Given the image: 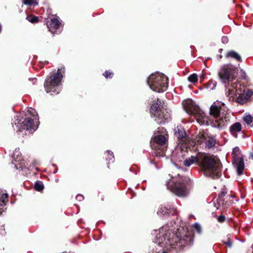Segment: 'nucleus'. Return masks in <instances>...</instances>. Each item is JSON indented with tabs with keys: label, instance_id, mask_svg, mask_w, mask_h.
<instances>
[{
	"label": "nucleus",
	"instance_id": "1",
	"mask_svg": "<svg viewBox=\"0 0 253 253\" xmlns=\"http://www.w3.org/2000/svg\"><path fill=\"white\" fill-rule=\"evenodd\" d=\"M168 225L162 227L154 240V243L167 249L170 248L180 250L186 246H191L193 243V238L191 233L183 227L177 229L175 234Z\"/></svg>",
	"mask_w": 253,
	"mask_h": 253
},
{
	"label": "nucleus",
	"instance_id": "2",
	"mask_svg": "<svg viewBox=\"0 0 253 253\" xmlns=\"http://www.w3.org/2000/svg\"><path fill=\"white\" fill-rule=\"evenodd\" d=\"M194 163H197L201 167L207 176L217 178L221 175V164L219 159L214 156L207 154L199 156H191L184 161V165L186 167H189Z\"/></svg>",
	"mask_w": 253,
	"mask_h": 253
},
{
	"label": "nucleus",
	"instance_id": "3",
	"mask_svg": "<svg viewBox=\"0 0 253 253\" xmlns=\"http://www.w3.org/2000/svg\"><path fill=\"white\" fill-rule=\"evenodd\" d=\"M65 68H58L56 72H52L45 81L44 86L47 93L58 94L61 90L60 85Z\"/></svg>",
	"mask_w": 253,
	"mask_h": 253
},
{
	"label": "nucleus",
	"instance_id": "4",
	"mask_svg": "<svg viewBox=\"0 0 253 253\" xmlns=\"http://www.w3.org/2000/svg\"><path fill=\"white\" fill-rule=\"evenodd\" d=\"M167 188L179 197H185L188 193L189 180L186 177H173L166 183Z\"/></svg>",
	"mask_w": 253,
	"mask_h": 253
},
{
	"label": "nucleus",
	"instance_id": "5",
	"mask_svg": "<svg viewBox=\"0 0 253 253\" xmlns=\"http://www.w3.org/2000/svg\"><path fill=\"white\" fill-rule=\"evenodd\" d=\"M150 88L157 92H163L168 87V78L164 74L159 72L152 74L147 79Z\"/></svg>",
	"mask_w": 253,
	"mask_h": 253
},
{
	"label": "nucleus",
	"instance_id": "6",
	"mask_svg": "<svg viewBox=\"0 0 253 253\" xmlns=\"http://www.w3.org/2000/svg\"><path fill=\"white\" fill-rule=\"evenodd\" d=\"M194 116L197 122L200 125H211V127L219 130H221L226 126V122L228 120V117H226L225 120L218 121L217 120L211 119L210 117L207 116L201 109L196 112Z\"/></svg>",
	"mask_w": 253,
	"mask_h": 253
},
{
	"label": "nucleus",
	"instance_id": "7",
	"mask_svg": "<svg viewBox=\"0 0 253 253\" xmlns=\"http://www.w3.org/2000/svg\"><path fill=\"white\" fill-rule=\"evenodd\" d=\"M150 112L151 117L155 118L158 124L165 123L170 118L169 111L163 107L162 103L159 100L151 106Z\"/></svg>",
	"mask_w": 253,
	"mask_h": 253
},
{
	"label": "nucleus",
	"instance_id": "8",
	"mask_svg": "<svg viewBox=\"0 0 253 253\" xmlns=\"http://www.w3.org/2000/svg\"><path fill=\"white\" fill-rule=\"evenodd\" d=\"M237 73V68L230 64L222 66L218 72V76L220 81L224 84L235 80Z\"/></svg>",
	"mask_w": 253,
	"mask_h": 253
},
{
	"label": "nucleus",
	"instance_id": "9",
	"mask_svg": "<svg viewBox=\"0 0 253 253\" xmlns=\"http://www.w3.org/2000/svg\"><path fill=\"white\" fill-rule=\"evenodd\" d=\"M154 141L158 146L155 147L154 153L157 157H164L166 150V138L163 135H158L155 136Z\"/></svg>",
	"mask_w": 253,
	"mask_h": 253
},
{
	"label": "nucleus",
	"instance_id": "10",
	"mask_svg": "<svg viewBox=\"0 0 253 253\" xmlns=\"http://www.w3.org/2000/svg\"><path fill=\"white\" fill-rule=\"evenodd\" d=\"M221 109V107L219 103H214L212 105H211L209 113L210 115V118H211V119L217 120L218 121L221 120H225V118L228 117V120L226 122L227 126L228 123L230 122V116L229 114H226L225 115L222 114V116L218 118L220 115Z\"/></svg>",
	"mask_w": 253,
	"mask_h": 253
},
{
	"label": "nucleus",
	"instance_id": "11",
	"mask_svg": "<svg viewBox=\"0 0 253 253\" xmlns=\"http://www.w3.org/2000/svg\"><path fill=\"white\" fill-rule=\"evenodd\" d=\"M196 141L198 143L205 141L206 147L208 149L213 147L216 143V140L214 137L209 136L208 137H206L204 134H199L196 138Z\"/></svg>",
	"mask_w": 253,
	"mask_h": 253
},
{
	"label": "nucleus",
	"instance_id": "12",
	"mask_svg": "<svg viewBox=\"0 0 253 253\" xmlns=\"http://www.w3.org/2000/svg\"><path fill=\"white\" fill-rule=\"evenodd\" d=\"M182 105L187 113L194 115L200 108L191 99L183 101Z\"/></svg>",
	"mask_w": 253,
	"mask_h": 253
},
{
	"label": "nucleus",
	"instance_id": "13",
	"mask_svg": "<svg viewBox=\"0 0 253 253\" xmlns=\"http://www.w3.org/2000/svg\"><path fill=\"white\" fill-rule=\"evenodd\" d=\"M232 164L236 168L238 175H241L244 169V162L243 157L232 159Z\"/></svg>",
	"mask_w": 253,
	"mask_h": 253
},
{
	"label": "nucleus",
	"instance_id": "14",
	"mask_svg": "<svg viewBox=\"0 0 253 253\" xmlns=\"http://www.w3.org/2000/svg\"><path fill=\"white\" fill-rule=\"evenodd\" d=\"M253 92L252 90H244L243 92L240 94L237 98V101L241 104H244L252 95Z\"/></svg>",
	"mask_w": 253,
	"mask_h": 253
},
{
	"label": "nucleus",
	"instance_id": "15",
	"mask_svg": "<svg viewBox=\"0 0 253 253\" xmlns=\"http://www.w3.org/2000/svg\"><path fill=\"white\" fill-rule=\"evenodd\" d=\"M34 124L33 119L30 118H27L25 119L23 123L21 124V126L23 129L28 130L30 129L33 128L34 130H35L37 128H34Z\"/></svg>",
	"mask_w": 253,
	"mask_h": 253
},
{
	"label": "nucleus",
	"instance_id": "16",
	"mask_svg": "<svg viewBox=\"0 0 253 253\" xmlns=\"http://www.w3.org/2000/svg\"><path fill=\"white\" fill-rule=\"evenodd\" d=\"M7 201V194L0 191V214L4 211V207Z\"/></svg>",
	"mask_w": 253,
	"mask_h": 253
},
{
	"label": "nucleus",
	"instance_id": "17",
	"mask_svg": "<svg viewBox=\"0 0 253 253\" xmlns=\"http://www.w3.org/2000/svg\"><path fill=\"white\" fill-rule=\"evenodd\" d=\"M242 129V126L241 124L239 122H236L233 124L230 127V132L235 137H237V133L241 131Z\"/></svg>",
	"mask_w": 253,
	"mask_h": 253
},
{
	"label": "nucleus",
	"instance_id": "18",
	"mask_svg": "<svg viewBox=\"0 0 253 253\" xmlns=\"http://www.w3.org/2000/svg\"><path fill=\"white\" fill-rule=\"evenodd\" d=\"M174 211L172 212V211L169 210L167 208L164 206H161L158 209L157 214L160 216L169 215L173 214Z\"/></svg>",
	"mask_w": 253,
	"mask_h": 253
},
{
	"label": "nucleus",
	"instance_id": "19",
	"mask_svg": "<svg viewBox=\"0 0 253 253\" xmlns=\"http://www.w3.org/2000/svg\"><path fill=\"white\" fill-rule=\"evenodd\" d=\"M60 23L58 19L56 18L51 19V21L49 24H47V26L49 28V30L53 33L52 29H57L59 28Z\"/></svg>",
	"mask_w": 253,
	"mask_h": 253
},
{
	"label": "nucleus",
	"instance_id": "20",
	"mask_svg": "<svg viewBox=\"0 0 253 253\" xmlns=\"http://www.w3.org/2000/svg\"><path fill=\"white\" fill-rule=\"evenodd\" d=\"M13 159L14 161L17 162H19L20 165H22V162L23 161V158L22 154L19 151V148H16L13 152Z\"/></svg>",
	"mask_w": 253,
	"mask_h": 253
},
{
	"label": "nucleus",
	"instance_id": "21",
	"mask_svg": "<svg viewBox=\"0 0 253 253\" xmlns=\"http://www.w3.org/2000/svg\"><path fill=\"white\" fill-rule=\"evenodd\" d=\"M227 190L223 189L222 191L219 194L218 198L217 200V203L219 206H224L225 197L227 196Z\"/></svg>",
	"mask_w": 253,
	"mask_h": 253
},
{
	"label": "nucleus",
	"instance_id": "22",
	"mask_svg": "<svg viewBox=\"0 0 253 253\" xmlns=\"http://www.w3.org/2000/svg\"><path fill=\"white\" fill-rule=\"evenodd\" d=\"M175 134L179 138H183L186 136V132L184 128L181 126H178L175 129Z\"/></svg>",
	"mask_w": 253,
	"mask_h": 253
},
{
	"label": "nucleus",
	"instance_id": "23",
	"mask_svg": "<svg viewBox=\"0 0 253 253\" xmlns=\"http://www.w3.org/2000/svg\"><path fill=\"white\" fill-rule=\"evenodd\" d=\"M234 196L231 194L230 195H227L226 197H225L224 206L227 207L232 204L234 203Z\"/></svg>",
	"mask_w": 253,
	"mask_h": 253
},
{
	"label": "nucleus",
	"instance_id": "24",
	"mask_svg": "<svg viewBox=\"0 0 253 253\" xmlns=\"http://www.w3.org/2000/svg\"><path fill=\"white\" fill-rule=\"evenodd\" d=\"M226 57L227 58L231 57L234 58L236 59L238 61H241V56L236 52L234 51H229L226 55Z\"/></svg>",
	"mask_w": 253,
	"mask_h": 253
},
{
	"label": "nucleus",
	"instance_id": "25",
	"mask_svg": "<svg viewBox=\"0 0 253 253\" xmlns=\"http://www.w3.org/2000/svg\"><path fill=\"white\" fill-rule=\"evenodd\" d=\"M244 121L251 126L253 127V117L250 114H245L243 118Z\"/></svg>",
	"mask_w": 253,
	"mask_h": 253
},
{
	"label": "nucleus",
	"instance_id": "26",
	"mask_svg": "<svg viewBox=\"0 0 253 253\" xmlns=\"http://www.w3.org/2000/svg\"><path fill=\"white\" fill-rule=\"evenodd\" d=\"M233 159H236L242 157L241 152L238 147H235L232 151Z\"/></svg>",
	"mask_w": 253,
	"mask_h": 253
},
{
	"label": "nucleus",
	"instance_id": "27",
	"mask_svg": "<svg viewBox=\"0 0 253 253\" xmlns=\"http://www.w3.org/2000/svg\"><path fill=\"white\" fill-rule=\"evenodd\" d=\"M106 155L107 156L106 157V160L107 161H109L110 162H114V157L113 152L109 150H107L106 151Z\"/></svg>",
	"mask_w": 253,
	"mask_h": 253
},
{
	"label": "nucleus",
	"instance_id": "28",
	"mask_svg": "<svg viewBox=\"0 0 253 253\" xmlns=\"http://www.w3.org/2000/svg\"><path fill=\"white\" fill-rule=\"evenodd\" d=\"M39 0H23V3L28 5H37Z\"/></svg>",
	"mask_w": 253,
	"mask_h": 253
},
{
	"label": "nucleus",
	"instance_id": "29",
	"mask_svg": "<svg viewBox=\"0 0 253 253\" xmlns=\"http://www.w3.org/2000/svg\"><path fill=\"white\" fill-rule=\"evenodd\" d=\"M236 90L234 89H229L227 93V96L230 97L229 100H233L235 98L234 96L236 95Z\"/></svg>",
	"mask_w": 253,
	"mask_h": 253
},
{
	"label": "nucleus",
	"instance_id": "30",
	"mask_svg": "<svg viewBox=\"0 0 253 253\" xmlns=\"http://www.w3.org/2000/svg\"><path fill=\"white\" fill-rule=\"evenodd\" d=\"M33 117L37 116V113L36 111L32 108H28L27 110V114Z\"/></svg>",
	"mask_w": 253,
	"mask_h": 253
},
{
	"label": "nucleus",
	"instance_id": "31",
	"mask_svg": "<svg viewBox=\"0 0 253 253\" xmlns=\"http://www.w3.org/2000/svg\"><path fill=\"white\" fill-rule=\"evenodd\" d=\"M34 188L38 191H41L43 189V185L41 181L36 182L34 185Z\"/></svg>",
	"mask_w": 253,
	"mask_h": 253
},
{
	"label": "nucleus",
	"instance_id": "32",
	"mask_svg": "<svg viewBox=\"0 0 253 253\" xmlns=\"http://www.w3.org/2000/svg\"><path fill=\"white\" fill-rule=\"evenodd\" d=\"M188 81L193 83L198 81V76L196 74H193L188 77Z\"/></svg>",
	"mask_w": 253,
	"mask_h": 253
},
{
	"label": "nucleus",
	"instance_id": "33",
	"mask_svg": "<svg viewBox=\"0 0 253 253\" xmlns=\"http://www.w3.org/2000/svg\"><path fill=\"white\" fill-rule=\"evenodd\" d=\"M26 19L32 23H37L38 21V17L35 16H28Z\"/></svg>",
	"mask_w": 253,
	"mask_h": 253
},
{
	"label": "nucleus",
	"instance_id": "34",
	"mask_svg": "<svg viewBox=\"0 0 253 253\" xmlns=\"http://www.w3.org/2000/svg\"><path fill=\"white\" fill-rule=\"evenodd\" d=\"M194 227L195 229V230L197 231L198 233L201 234L202 233L201 226L199 223H195L194 224Z\"/></svg>",
	"mask_w": 253,
	"mask_h": 253
},
{
	"label": "nucleus",
	"instance_id": "35",
	"mask_svg": "<svg viewBox=\"0 0 253 253\" xmlns=\"http://www.w3.org/2000/svg\"><path fill=\"white\" fill-rule=\"evenodd\" d=\"M113 74V73L110 72V71H106L104 72V73L103 75L106 78H111L112 77Z\"/></svg>",
	"mask_w": 253,
	"mask_h": 253
},
{
	"label": "nucleus",
	"instance_id": "36",
	"mask_svg": "<svg viewBox=\"0 0 253 253\" xmlns=\"http://www.w3.org/2000/svg\"><path fill=\"white\" fill-rule=\"evenodd\" d=\"M223 243L224 245H226V246H227L229 248H231L232 246V245H233L232 241L228 238L227 239V241H223Z\"/></svg>",
	"mask_w": 253,
	"mask_h": 253
},
{
	"label": "nucleus",
	"instance_id": "37",
	"mask_svg": "<svg viewBox=\"0 0 253 253\" xmlns=\"http://www.w3.org/2000/svg\"><path fill=\"white\" fill-rule=\"evenodd\" d=\"M217 219L219 222H223L225 220V217L223 215H221L218 216Z\"/></svg>",
	"mask_w": 253,
	"mask_h": 253
},
{
	"label": "nucleus",
	"instance_id": "38",
	"mask_svg": "<svg viewBox=\"0 0 253 253\" xmlns=\"http://www.w3.org/2000/svg\"><path fill=\"white\" fill-rule=\"evenodd\" d=\"M241 76L243 79H244L245 80H247V77L246 76V72L242 70H241Z\"/></svg>",
	"mask_w": 253,
	"mask_h": 253
},
{
	"label": "nucleus",
	"instance_id": "39",
	"mask_svg": "<svg viewBox=\"0 0 253 253\" xmlns=\"http://www.w3.org/2000/svg\"><path fill=\"white\" fill-rule=\"evenodd\" d=\"M221 41L223 43H227L228 42V38L226 36H223L221 38Z\"/></svg>",
	"mask_w": 253,
	"mask_h": 253
},
{
	"label": "nucleus",
	"instance_id": "40",
	"mask_svg": "<svg viewBox=\"0 0 253 253\" xmlns=\"http://www.w3.org/2000/svg\"><path fill=\"white\" fill-rule=\"evenodd\" d=\"M76 199L79 201H82L84 199V196L82 195L78 194L76 196Z\"/></svg>",
	"mask_w": 253,
	"mask_h": 253
},
{
	"label": "nucleus",
	"instance_id": "41",
	"mask_svg": "<svg viewBox=\"0 0 253 253\" xmlns=\"http://www.w3.org/2000/svg\"><path fill=\"white\" fill-rule=\"evenodd\" d=\"M211 84H212V86L211 87V89L212 90L214 89L216 86V82H211Z\"/></svg>",
	"mask_w": 253,
	"mask_h": 253
},
{
	"label": "nucleus",
	"instance_id": "42",
	"mask_svg": "<svg viewBox=\"0 0 253 253\" xmlns=\"http://www.w3.org/2000/svg\"><path fill=\"white\" fill-rule=\"evenodd\" d=\"M14 167L16 169H18L19 168L17 165H14Z\"/></svg>",
	"mask_w": 253,
	"mask_h": 253
},
{
	"label": "nucleus",
	"instance_id": "43",
	"mask_svg": "<svg viewBox=\"0 0 253 253\" xmlns=\"http://www.w3.org/2000/svg\"><path fill=\"white\" fill-rule=\"evenodd\" d=\"M251 156L252 157H253V153H251Z\"/></svg>",
	"mask_w": 253,
	"mask_h": 253
},
{
	"label": "nucleus",
	"instance_id": "44",
	"mask_svg": "<svg viewBox=\"0 0 253 253\" xmlns=\"http://www.w3.org/2000/svg\"><path fill=\"white\" fill-rule=\"evenodd\" d=\"M33 81H36V79H33Z\"/></svg>",
	"mask_w": 253,
	"mask_h": 253
},
{
	"label": "nucleus",
	"instance_id": "45",
	"mask_svg": "<svg viewBox=\"0 0 253 253\" xmlns=\"http://www.w3.org/2000/svg\"><path fill=\"white\" fill-rule=\"evenodd\" d=\"M3 226V225H2V226H1V229H0V230L2 229V227Z\"/></svg>",
	"mask_w": 253,
	"mask_h": 253
},
{
	"label": "nucleus",
	"instance_id": "46",
	"mask_svg": "<svg viewBox=\"0 0 253 253\" xmlns=\"http://www.w3.org/2000/svg\"><path fill=\"white\" fill-rule=\"evenodd\" d=\"M1 234H2V235H4V233H1Z\"/></svg>",
	"mask_w": 253,
	"mask_h": 253
}]
</instances>
